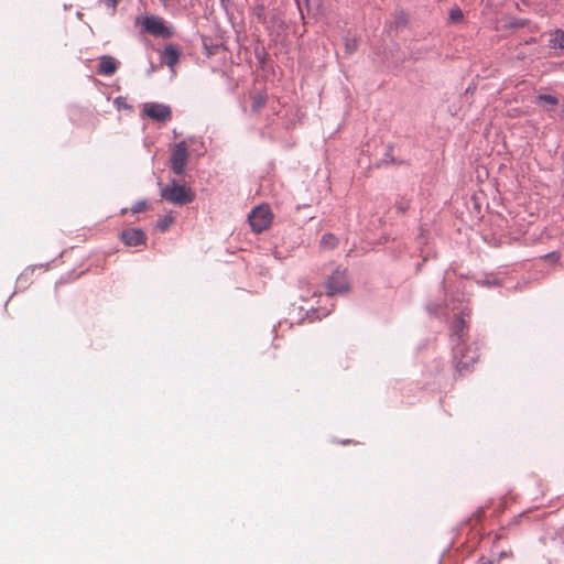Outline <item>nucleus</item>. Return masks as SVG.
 <instances>
[{
    "label": "nucleus",
    "mask_w": 564,
    "mask_h": 564,
    "mask_svg": "<svg viewBox=\"0 0 564 564\" xmlns=\"http://www.w3.org/2000/svg\"><path fill=\"white\" fill-rule=\"evenodd\" d=\"M463 18V13L459 9H454L451 11V20L458 21Z\"/></svg>",
    "instance_id": "f3484780"
},
{
    "label": "nucleus",
    "mask_w": 564,
    "mask_h": 564,
    "mask_svg": "<svg viewBox=\"0 0 564 564\" xmlns=\"http://www.w3.org/2000/svg\"><path fill=\"white\" fill-rule=\"evenodd\" d=\"M121 241L129 247L145 245L147 235L141 229L129 228L120 234Z\"/></svg>",
    "instance_id": "6e6552de"
},
{
    "label": "nucleus",
    "mask_w": 564,
    "mask_h": 564,
    "mask_svg": "<svg viewBox=\"0 0 564 564\" xmlns=\"http://www.w3.org/2000/svg\"><path fill=\"white\" fill-rule=\"evenodd\" d=\"M395 208L398 209L399 213L404 214L409 208V202L397 204Z\"/></svg>",
    "instance_id": "a211bd4d"
},
{
    "label": "nucleus",
    "mask_w": 564,
    "mask_h": 564,
    "mask_svg": "<svg viewBox=\"0 0 564 564\" xmlns=\"http://www.w3.org/2000/svg\"><path fill=\"white\" fill-rule=\"evenodd\" d=\"M454 358L458 368L467 369L478 359V354L476 350L466 347L465 343L462 341L454 347Z\"/></svg>",
    "instance_id": "423d86ee"
},
{
    "label": "nucleus",
    "mask_w": 564,
    "mask_h": 564,
    "mask_svg": "<svg viewBox=\"0 0 564 564\" xmlns=\"http://www.w3.org/2000/svg\"><path fill=\"white\" fill-rule=\"evenodd\" d=\"M538 99L540 101H543V102H546V104H550V105H556L557 104L556 97H554L552 95H539Z\"/></svg>",
    "instance_id": "2eb2a0df"
},
{
    "label": "nucleus",
    "mask_w": 564,
    "mask_h": 564,
    "mask_svg": "<svg viewBox=\"0 0 564 564\" xmlns=\"http://www.w3.org/2000/svg\"><path fill=\"white\" fill-rule=\"evenodd\" d=\"M175 221V217L173 214L165 215L164 217L160 218L156 224V228L164 232L166 231L171 225Z\"/></svg>",
    "instance_id": "ddd939ff"
},
{
    "label": "nucleus",
    "mask_w": 564,
    "mask_h": 564,
    "mask_svg": "<svg viewBox=\"0 0 564 564\" xmlns=\"http://www.w3.org/2000/svg\"><path fill=\"white\" fill-rule=\"evenodd\" d=\"M337 242H338L337 238L332 234H325L321 240V243L327 248L336 247Z\"/></svg>",
    "instance_id": "4468645a"
},
{
    "label": "nucleus",
    "mask_w": 564,
    "mask_h": 564,
    "mask_svg": "<svg viewBox=\"0 0 564 564\" xmlns=\"http://www.w3.org/2000/svg\"><path fill=\"white\" fill-rule=\"evenodd\" d=\"M347 47L352 51L356 47V43L355 42L352 44L347 43Z\"/></svg>",
    "instance_id": "4be33fe9"
},
{
    "label": "nucleus",
    "mask_w": 564,
    "mask_h": 564,
    "mask_svg": "<svg viewBox=\"0 0 564 564\" xmlns=\"http://www.w3.org/2000/svg\"><path fill=\"white\" fill-rule=\"evenodd\" d=\"M102 2L108 7L111 8L113 11L116 10L119 0H102Z\"/></svg>",
    "instance_id": "6ab92c4d"
},
{
    "label": "nucleus",
    "mask_w": 564,
    "mask_h": 564,
    "mask_svg": "<svg viewBox=\"0 0 564 564\" xmlns=\"http://www.w3.org/2000/svg\"><path fill=\"white\" fill-rule=\"evenodd\" d=\"M484 564H494V562H491V561H488V562H486V563H484Z\"/></svg>",
    "instance_id": "b1692460"
},
{
    "label": "nucleus",
    "mask_w": 564,
    "mask_h": 564,
    "mask_svg": "<svg viewBox=\"0 0 564 564\" xmlns=\"http://www.w3.org/2000/svg\"><path fill=\"white\" fill-rule=\"evenodd\" d=\"M466 322L464 321L463 317H457L455 321H454V324H453V334L454 336L456 337L457 341L458 343H462L464 341V336H465V329H466Z\"/></svg>",
    "instance_id": "9b49d317"
},
{
    "label": "nucleus",
    "mask_w": 564,
    "mask_h": 564,
    "mask_svg": "<svg viewBox=\"0 0 564 564\" xmlns=\"http://www.w3.org/2000/svg\"><path fill=\"white\" fill-rule=\"evenodd\" d=\"M263 104H264V101L260 98L254 101V108H260Z\"/></svg>",
    "instance_id": "412c9836"
},
{
    "label": "nucleus",
    "mask_w": 564,
    "mask_h": 564,
    "mask_svg": "<svg viewBox=\"0 0 564 564\" xmlns=\"http://www.w3.org/2000/svg\"><path fill=\"white\" fill-rule=\"evenodd\" d=\"M145 116L158 122H166L172 118L171 108L163 104L147 102L143 107Z\"/></svg>",
    "instance_id": "0eeeda50"
},
{
    "label": "nucleus",
    "mask_w": 564,
    "mask_h": 564,
    "mask_svg": "<svg viewBox=\"0 0 564 564\" xmlns=\"http://www.w3.org/2000/svg\"><path fill=\"white\" fill-rule=\"evenodd\" d=\"M188 159L187 147L184 141L178 142L172 149L170 163L171 169L176 175H182Z\"/></svg>",
    "instance_id": "39448f33"
},
{
    "label": "nucleus",
    "mask_w": 564,
    "mask_h": 564,
    "mask_svg": "<svg viewBox=\"0 0 564 564\" xmlns=\"http://www.w3.org/2000/svg\"><path fill=\"white\" fill-rule=\"evenodd\" d=\"M545 258H547L550 260H553V261H557L558 260V256L556 253H550Z\"/></svg>",
    "instance_id": "aec40b11"
},
{
    "label": "nucleus",
    "mask_w": 564,
    "mask_h": 564,
    "mask_svg": "<svg viewBox=\"0 0 564 564\" xmlns=\"http://www.w3.org/2000/svg\"><path fill=\"white\" fill-rule=\"evenodd\" d=\"M161 59L163 64L174 67L178 63L180 53L175 46L166 45L162 52Z\"/></svg>",
    "instance_id": "9d476101"
},
{
    "label": "nucleus",
    "mask_w": 564,
    "mask_h": 564,
    "mask_svg": "<svg viewBox=\"0 0 564 564\" xmlns=\"http://www.w3.org/2000/svg\"><path fill=\"white\" fill-rule=\"evenodd\" d=\"M550 47L564 48V31L556 30L550 39Z\"/></svg>",
    "instance_id": "f8f14e48"
},
{
    "label": "nucleus",
    "mask_w": 564,
    "mask_h": 564,
    "mask_svg": "<svg viewBox=\"0 0 564 564\" xmlns=\"http://www.w3.org/2000/svg\"><path fill=\"white\" fill-rule=\"evenodd\" d=\"M272 217L270 208L261 205L252 209L248 219L253 231L262 232L270 227Z\"/></svg>",
    "instance_id": "7ed1b4c3"
},
{
    "label": "nucleus",
    "mask_w": 564,
    "mask_h": 564,
    "mask_svg": "<svg viewBox=\"0 0 564 564\" xmlns=\"http://www.w3.org/2000/svg\"><path fill=\"white\" fill-rule=\"evenodd\" d=\"M145 208H147V203L145 202H138V203H135L131 207V213L132 214H138V213L143 212Z\"/></svg>",
    "instance_id": "dca6fc26"
},
{
    "label": "nucleus",
    "mask_w": 564,
    "mask_h": 564,
    "mask_svg": "<svg viewBox=\"0 0 564 564\" xmlns=\"http://www.w3.org/2000/svg\"><path fill=\"white\" fill-rule=\"evenodd\" d=\"M160 1L163 2L164 4H166L169 0H160Z\"/></svg>",
    "instance_id": "5701e85b"
},
{
    "label": "nucleus",
    "mask_w": 564,
    "mask_h": 564,
    "mask_svg": "<svg viewBox=\"0 0 564 564\" xmlns=\"http://www.w3.org/2000/svg\"><path fill=\"white\" fill-rule=\"evenodd\" d=\"M118 69V62L110 55H104L99 58L97 72L104 76H111Z\"/></svg>",
    "instance_id": "1a4fd4ad"
},
{
    "label": "nucleus",
    "mask_w": 564,
    "mask_h": 564,
    "mask_svg": "<svg viewBox=\"0 0 564 564\" xmlns=\"http://www.w3.org/2000/svg\"><path fill=\"white\" fill-rule=\"evenodd\" d=\"M142 31L153 36L170 39L174 35L172 28L158 15H147L141 20Z\"/></svg>",
    "instance_id": "f03ea898"
},
{
    "label": "nucleus",
    "mask_w": 564,
    "mask_h": 564,
    "mask_svg": "<svg viewBox=\"0 0 564 564\" xmlns=\"http://www.w3.org/2000/svg\"><path fill=\"white\" fill-rule=\"evenodd\" d=\"M349 282L346 270L336 269L326 281V292L328 295L341 294L347 292Z\"/></svg>",
    "instance_id": "20e7f679"
},
{
    "label": "nucleus",
    "mask_w": 564,
    "mask_h": 564,
    "mask_svg": "<svg viewBox=\"0 0 564 564\" xmlns=\"http://www.w3.org/2000/svg\"><path fill=\"white\" fill-rule=\"evenodd\" d=\"M161 197L176 205H186L195 199V193L189 187L173 182L161 189Z\"/></svg>",
    "instance_id": "f257e3e1"
}]
</instances>
